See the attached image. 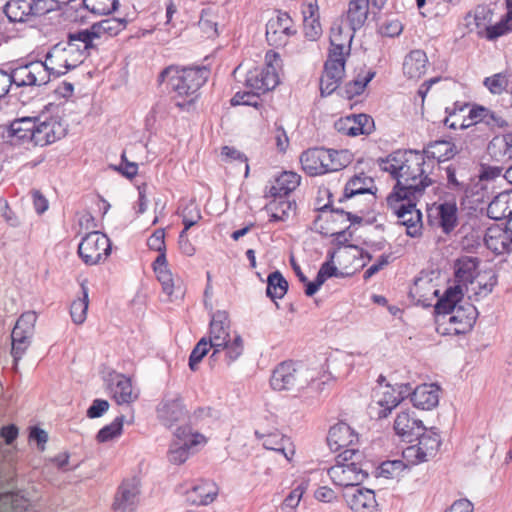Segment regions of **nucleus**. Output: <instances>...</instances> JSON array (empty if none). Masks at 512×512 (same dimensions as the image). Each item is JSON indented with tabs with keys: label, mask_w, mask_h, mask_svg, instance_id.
Listing matches in <instances>:
<instances>
[{
	"label": "nucleus",
	"mask_w": 512,
	"mask_h": 512,
	"mask_svg": "<svg viewBox=\"0 0 512 512\" xmlns=\"http://www.w3.org/2000/svg\"><path fill=\"white\" fill-rule=\"evenodd\" d=\"M381 170L389 173L396 184L392 192L404 197L420 199L432 184L428 176L430 163L423 153L414 150H397L379 160Z\"/></svg>",
	"instance_id": "obj_1"
},
{
	"label": "nucleus",
	"mask_w": 512,
	"mask_h": 512,
	"mask_svg": "<svg viewBox=\"0 0 512 512\" xmlns=\"http://www.w3.org/2000/svg\"><path fill=\"white\" fill-rule=\"evenodd\" d=\"M91 49L90 36L87 32L70 34L68 41L59 42L46 54L45 65L49 76H61L78 67Z\"/></svg>",
	"instance_id": "obj_2"
},
{
	"label": "nucleus",
	"mask_w": 512,
	"mask_h": 512,
	"mask_svg": "<svg viewBox=\"0 0 512 512\" xmlns=\"http://www.w3.org/2000/svg\"><path fill=\"white\" fill-rule=\"evenodd\" d=\"M455 277L459 287L464 285L469 299L478 301L488 296L497 284V276L491 269L479 270V260L475 257L463 256L456 260Z\"/></svg>",
	"instance_id": "obj_3"
},
{
	"label": "nucleus",
	"mask_w": 512,
	"mask_h": 512,
	"mask_svg": "<svg viewBox=\"0 0 512 512\" xmlns=\"http://www.w3.org/2000/svg\"><path fill=\"white\" fill-rule=\"evenodd\" d=\"M462 296V288L459 286L449 287L436 304V310L439 314H450L448 321L456 334L471 330L478 316V311L474 305L470 303L457 305Z\"/></svg>",
	"instance_id": "obj_4"
},
{
	"label": "nucleus",
	"mask_w": 512,
	"mask_h": 512,
	"mask_svg": "<svg viewBox=\"0 0 512 512\" xmlns=\"http://www.w3.org/2000/svg\"><path fill=\"white\" fill-rule=\"evenodd\" d=\"M315 371L297 366L293 362H282L274 370L270 378V384L276 391H301L311 389L318 391L324 382L315 379Z\"/></svg>",
	"instance_id": "obj_5"
},
{
	"label": "nucleus",
	"mask_w": 512,
	"mask_h": 512,
	"mask_svg": "<svg viewBox=\"0 0 512 512\" xmlns=\"http://www.w3.org/2000/svg\"><path fill=\"white\" fill-rule=\"evenodd\" d=\"M351 161L352 154L348 150L323 147L308 149L300 156L302 168L310 176L339 171L348 166Z\"/></svg>",
	"instance_id": "obj_6"
},
{
	"label": "nucleus",
	"mask_w": 512,
	"mask_h": 512,
	"mask_svg": "<svg viewBox=\"0 0 512 512\" xmlns=\"http://www.w3.org/2000/svg\"><path fill=\"white\" fill-rule=\"evenodd\" d=\"M362 460L363 453L358 449L343 450L337 455L336 463L327 470V474L337 486H358L368 476Z\"/></svg>",
	"instance_id": "obj_7"
},
{
	"label": "nucleus",
	"mask_w": 512,
	"mask_h": 512,
	"mask_svg": "<svg viewBox=\"0 0 512 512\" xmlns=\"http://www.w3.org/2000/svg\"><path fill=\"white\" fill-rule=\"evenodd\" d=\"M208 75L209 71L205 66L181 69L169 67L162 71V81L166 79L168 87L177 96L189 97L207 81Z\"/></svg>",
	"instance_id": "obj_8"
},
{
	"label": "nucleus",
	"mask_w": 512,
	"mask_h": 512,
	"mask_svg": "<svg viewBox=\"0 0 512 512\" xmlns=\"http://www.w3.org/2000/svg\"><path fill=\"white\" fill-rule=\"evenodd\" d=\"M419 199L404 197L397 192H391L387 197V205L396 214L400 223L406 226L410 237H418L422 233V214L416 208Z\"/></svg>",
	"instance_id": "obj_9"
},
{
	"label": "nucleus",
	"mask_w": 512,
	"mask_h": 512,
	"mask_svg": "<svg viewBox=\"0 0 512 512\" xmlns=\"http://www.w3.org/2000/svg\"><path fill=\"white\" fill-rule=\"evenodd\" d=\"M266 66L256 67L247 72L245 85L256 93H265L274 89L279 83L278 69L280 58L274 52H267L265 56Z\"/></svg>",
	"instance_id": "obj_10"
},
{
	"label": "nucleus",
	"mask_w": 512,
	"mask_h": 512,
	"mask_svg": "<svg viewBox=\"0 0 512 512\" xmlns=\"http://www.w3.org/2000/svg\"><path fill=\"white\" fill-rule=\"evenodd\" d=\"M54 0H8L4 13L11 22H31L56 9Z\"/></svg>",
	"instance_id": "obj_11"
},
{
	"label": "nucleus",
	"mask_w": 512,
	"mask_h": 512,
	"mask_svg": "<svg viewBox=\"0 0 512 512\" xmlns=\"http://www.w3.org/2000/svg\"><path fill=\"white\" fill-rule=\"evenodd\" d=\"M110 252V239L99 231L88 233L78 246V254L87 265H96L106 260Z\"/></svg>",
	"instance_id": "obj_12"
},
{
	"label": "nucleus",
	"mask_w": 512,
	"mask_h": 512,
	"mask_svg": "<svg viewBox=\"0 0 512 512\" xmlns=\"http://www.w3.org/2000/svg\"><path fill=\"white\" fill-rule=\"evenodd\" d=\"M416 437L418 438V443L403 450L404 460L411 465L426 462L434 457L441 444L439 434L433 430L421 432Z\"/></svg>",
	"instance_id": "obj_13"
},
{
	"label": "nucleus",
	"mask_w": 512,
	"mask_h": 512,
	"mask_svg": "<svg viewBox=\"0 0 512 512\" xmlns=\"http://www.w3.org/2000/svg\"><path fill=\"white\" fill-rule=\"evenodd\" d=\"M205 442L206 439L202 434L192 433L189 427H178L168 451V460L174 464H182L188 459L192 448Z\"/></svg>",
	"instance_id": "obj_14"
},
{
	"label": "nucleus",
	"mask_w": 512,
	"mask_h": 512,
	"mask_svg": "<svg viewBox=\"0 0 512 512\" xmlns=\"http://www.w3.org/2000/svg\"><path fill=\"white\" fill-rule=\"evenodd\" d=\"M36 320L37 315L35 312H25L19 317L12 330L11 355L16 363L22 358L30 345Z\"/></svg>",
	"instance_id": "obj_15"
},
{
	"label": "nucleus",
	"mask_w": 512,
	"mask_h": 512,
	"mask_svg": "<svg viewBox=\"0 0 512 512\" xmlns=\"http://www.w3.org/2000/svg\"><path fill=\"white\" fill-rule=\"evenodd\" d=\"M10 83L17 87L22 86H41L50 81L49 72H47L42 61H33L26 65L14 68L8 73Z\"/></svg>",
	"instance_id": "obj_16"
},
{
	"label": "nucleus",
	"mask_w": 512,
	"mask_h": 512,
	"mask_svg": "<svg viewBox=\"0 0 512 512\" xmlns=\"http://www.w3.org/2000/svg\"><path fill=\"white\" fill-rule=\"evenodd\" d=\"M348 56L329 53L320 78V91L323 96L332 94L340 85L345 75V62Z\"/></svg>",
	"instance_id": "obj_17"
},
{
	"label": "nucleus",
	"mask_w": 512,
	"mask_h": 512,
	"mask_svg": "<svg viewBox=\"0 0 512 512\" xmlns=\"http://www.w3.org/2000/svg\"><path fill=\"white\" fill-rule=\"evenodd\" d=\"M295 33L293 21L287 13H278L266 24L267 41L276 47L284 46Z\"/></svg>",
	"instance_id": "obj_18"
},
{
	"label": "nucleus",
	"mask_w": 512,
	"mask_h": 512,
	"mask_svg": "<svg viewBox=\"0 0 512 512\" xmlns=\"http://www.w3.org/2000/svg\"><path fill=\"white\" fill-rule=\"evenodd\" d=\"M107 389L117 404H130L138 399V392L133 388L131 379L117 372L106 377Z\"/></svg>",
	"instance_id": "obj_19"
},
{
	"label": "nucleus",
	"mask_w": 512,
	"mask_h": 512,
	"mask_svg": "<svg viewBox=\"0 0 512 512\" xmlns=\"http://www.w3.org/2000/svg\"><path fill=\"white\" fill-rule=\"evenodd\" d=\"M66 133V129L60 120L56 117H50L42 120L39 116V121L35 124V129L32 134V142L35 145L45 146L62 138Z\"/></svg>",
	"instance_id": "obj_20"
},
{
	"label": "nucleus",
	"mask_w": 512,
	"mask_h": 512,
	"mask_svg": "<svg viewBox=\"0 0 512 512\" xmlns=\"http://www.w3.org/2000/svg\"><path fill=\"white\" fill-rule=\"evenodd\" d=\"M457 206L455 202H444L428 209L430 225L440 227L446 234L458 224Z\"/></svg>",
	"instance_id": "obj_21"
},
{
	"label": "nucleus",
	"mask_w": 512,
	"mask_h": 512,
	"mask_svg": "<svg viewBox=\"0 0 512 512\" xmlns=\"http://www.w3.org/2000/svg\"><path fill=\"white\" fill-rule=\"evenodd\" d=\"M345 501L353 512H380L374 491L352 488L345 492Z\"/></svg>",
	"instance_id": "obj_22"
},
{
	"label": "nucleus",
	"mask_w": 512,
	"mask_h": 512,
	"mask_svg": "<svg viewBox=\"0 0 512 512\" xmlns=\"http://www.w3.org/2000/svg\"><path fill=\"white\" fill-rule=\"evenodd\" d=\"M139 481L136 478L124 480L115 495V510L133 512L139 503Z\"/></svg>",
	"instance_id": "obj_23"
},
{
	"label": "nucleus",
	"mask_w": 512,
	"mask_h": 512,
	"mask_svg": "<svg viewBox=\"0 0 512 512\" xmlns=\"http://www.w3.org/2000/svg\"><path fill=\"white\" fill-rule=\"evenodd\" d=\"M484 241L487 248L496 254L512 252V227L491 226L486 230Z\"/></svg>",
	"instance_id": "obj_24"
},
{
	"label": "nucleus",
	"mask_w": 512,
	"mask_h": 512,
	"mask_svg": "<svg viewBox=\"0 0 512 512\" xmlns=\"http://www.w3.org/2000/svg\"><path fill=\"white\" fill-rule=\"evenodd\" d=\"M358 440L357 434L346 423L340 422L332 426L329 430L327 443L329 448L337 452L341 449H349Z\"/></svg>",
	"instance_id": "obj_25"
},
{
	"label": "nucleus",
	"mask_w": 512,
	"mask_h": 512,
	"mask_svg": "<svg viewBox=\"0 0 512 512\" xmlns=\"http://www.w3.org/2000/svg\"><path fill=\"white\" fill-rule=\"evenodd\" d=\"M394 430L397 435L410 441L413 436L420 435L425 428L413 411L404 410L397 414L394 421Z\"/></svg>",
	"instance_id": "obj_26"
},
{
	"label": "nucleus",
	"mask_w": 512,
	"mask_h": 512,
	"mask_svg": "<svg viewBox=\"0 0 512 512\" xmlns=\"http://www.w3.org/2000/svg\"><path fill=\"white\" fill-rule=\"evenodd\" d=\"M355 30L350 27H344L342 24L335 23L330 33V50L329 53H336L338 56H349L351 51V43Z\"/></svg>",
	"instance_id": "obj_27"
},
{
	"label": "nucleus",
	"mask_w": 512,
	"mask_h": 512,
	"mask_svg": "<svg viewBox=\"0 0 512 512\" xmlns=\"http://www.w3.org/2000/svg\"><path fill=\"white\" fill-rule=\"evenodd\" d=\"M230 322L225 311H217L213 314L210 322V337L208 343L211 347H220L226 344L231 338Z\"/></svg>",
	"instance_id": "obj_28"
},
{
	"label": "nucleus",
	"mask_w": 512,
	"mask_h": 512,
	"mask_svg": "<svg viewBox=\"0 0 512 512\" xmlns=\"http://www.w3.org/2000/svg\"><path fill=\"white\" fill-rule=\"evenodd\" d=\"M255 435L262 441V445L265 449L280 452L288 461L292 460L295 454V446L290 438L278 432L269 434H260L259 432H256Z\"/></svg>",
	"instance_id": "obj_29"
},
{
	"label": "nucleus",
	"mask_w": 512,
	"mask_h": 512,
	"mask_svg": "<svg viewBox=\"0 0 512 512\" xmlns=\"http://www.w3.org/2000/svg\"><path fill=\"white\" fill-rule=\"evenodd\" d=\"M187 410L180 394H167L162 407V424L172 426L174 423L184 420Z\"/></svg>",
	"instance_id": "obj_30"
},
{
	"label": "nucleus",
	"mask_w": 512,
	"mask_h": 512,
	"mask_svg": "<svg viewBox=\"0 0 512 512\" xmlns=\"http://www.w3.org/2000/svg\"><path fill=\"white\" fill-rule=\"evenodd\" d=\"M400 402L401 396L396 395V388L391 385H379L374 390L373 403L380 407V418L386 417Z\"/></svg>",
	"instance_id": "obj_31"
},
{
	"label": "nucleus",
	"mask_w": 512,
	"mask_h": 512,
	"mask_svg": "<svg viewBox=\"0 0 512 512\" xmlns=\"http://www.w3.org/2000/svg\"><path fill=\"white\" fill-rule=\"evenodd\" d=\"M440 388L436 384L417 386L411 395L414 406L423 410H431L439 403Z\"/></svg>",
	"instance_id": "obj_32"
},
{
	"label": "nucleus",
	"mask_w": 512,
	"mask_h": 512,
	"mask_svg": "<svg viewBox=\"0 0 512 512\" xmlns=\"http://www.w3.org/2000/svg\"><path fill=\"white\" fill-rule=\"evenodd\" d=\"M162 293H165L167 300L171 303L178 302L184 297L182 281L179 277H174L171 270L167 267L166 259L162 255Z\"/></svg>",
	"instance_id": "obj_33"
},
{
	"label": "nucleus",
	"mask_w": 512,
	"mask_h": 512,
	"mask_svg": "<svg viewBox=\"0 0 512 512\" xmlns=\"http://www.w3.org/2000/svg\"><path fill=\"white\" fill-rule=\"evenodd\" d=\"M303 28L306 38L316 40L322 34V27L319 21V11L316 0L309 1L303 8Z\"/></svg>",
	"instance_id": "obj_34"
},
{
	"label": "nucleus",
	"mask_w": 512,
	"mask_h": 512,
	"mask_svg": "<svg viewBox=\"0 0 512 512\" xmlns=\"http://www.w3.org/2000/svg\"><path fill=\"white\" fill-rule=\"evenodd\" d=\"M493 12L488 6H477L472 13L465 17V25L470 32L475 31L483 37L492 22Z\"/></svg>",
	"instance_id": "obj_35"
},
{
	"label": "nucleus",
	"mask_w": 512,
	"mask_h": 512,
	"mask_svg": "<svg viewBox=\"0 0 512 512\" xmlns=\"http://www.w3.org/2000/svg\"><path fill=\"white\" fill-rule=\"evenodd\" d=\"M200 218V213L193 203L183 212L182 224H184V229L179 235V247L182 253L187 256H192L195 253V248L187 238L186 232L190 227L197 224Z\"/></svg>",
	"instance_id": "obj_36"
},
{
	"label": "nucleus",
	"mask_w": 512,
	"mask_h": 512,
	"mask_svg": "<svg viewBox=\"0 0 512 512\" xmlns=\"http://www.w3.org/2000/svg\"><path fill=\"white\" fill-rule=\"evenodd\" d=\"M427 62L424 51L413 50L404 59L403 72L410 79H419L426 73Z\"/></svg>",
	"instance_id": "obj_37"
},
{
	"label": "nucleus",
	"mask_w": 512,
	"mask_h": 512,
	"mask_svg": "<svg viewBox=\"0 0 512 512\" xmlns=\"http://www.w3.org/2000/svg\"><path fill=\"white\" fill-rule=\"evenodd\" d=\"M300 181V175L292 171H285L275 179L269 189V194L275 198L287 196L300 185Z\"/></svg>",
	"instance_id": "obj_38"
},
{
	"label": "nucleus",
	"mask_w": 512,
	"mask_h": 512,
	"mask_svg": "<svg viewBox=\"0 0 512 512\" xmlns=\"http://www.w3.org/2000/svg\"><path fill=\"white\" fill-rule=\"evenodd\" d=\"M385 0H373L374 4L383 3ZM369 0H350L347 11V20L352 30L360 29L368 16Z\"/></svg>",
	"instance_id": "obj_39"
},
{
	"label": "nucleus",
	"mask_w": 512,
	"mask_h": 512,
	"mask_svg": "<svg viewBox=\"0 0 512 512\" xmlns=\"http://www.w3.org/2000/svg\"><path fill=\"white\" fill-rule=\"evenodd\" d=\"M126 21L121 18H107L94 25L90 30H83L90 36L91 48L94 47V39L99 38L102 34L109 36L117 35L125 28Z\"/></svg>",
	"instance_id": "obj_40"
},
{
	"label": "nucleus",
	"mask_w": 512,
	"mask_h": 512,
	"mask_svg": "<svg viewBox=\"0 0 512 512\" xmlns=\"http://www.w3.org/2000/svg\"><path fill=\"white\" fill-rule=\"evenodd\" d=\"M469 113L470 118L473 120V125L484 123L491 128H504L508 126V122L502 115L482 106L470 108Z\"/></svg>",
	"instance_id": "obj_41"
},
{
	"label": "nucleus",
	"mask_w": 512,
	"mask_h": 512,
	"mask_svg": "<svg viewBox=\"0 0 512 512\" xmlns=\"http://www.w3.org/2000/svg\"><path fill=\"white\" fill-rule=\"evenodd\" d=\"M270 216V221L284 222L287 221L295 211V203L283 197H276L265 207Z\"/></svg>",
	"instance_id": "obj_42"
},
{
	"label": "nucleus",
	"mask_w": 512,
	"mask_h": 512,
	"mask_svg": "<svg viewBox=\"0 0 512 512\" xmlns=\"http://www.w3.org/2000/svg\"><path fill=\"white\" fill-rule=\"evenodd\" d=\"M218 494V488L214 482L203 481L193 487L189 499L197 505H208L212 503Z\"/></svg>",
	"instance_id": "obj_43"
},
{
	"label": "nucleus",
	"mask_w": 512,
	"mask_h": 512,
	"mask_svg": "<svg viewBox=\"0 0 512 512\" xmlns=\"http://www.w3.org/2000/svg\"><path fill=\"white\" fill-rule=\"evenodd\" d=\"M37 121H39V116H27L15 119L9 126V133L17 139L32 141L30 134L34 132Z\"/></svg>",
	"instance_id": "obj_44"
},
{
	"label": "nucleus",
	"mask_w": 512,
	"mask_h": 512,
	"mask_svg": "<svg viewBox=\"0 0 512 512\" xmlns=\"http://www.w3.org/2000/svg\"><path fill=\"white\" fill-rule=\"evenodd\" d=\"M487 152L495 161H503L505 158L511 159L508 133L493 137L487 146Z\"/></svg>",
	"instance_id": "obj_45"
},
{
	"label": "nucleus",
	"mask_w": 512,
	"mask_h": 512,
	"mask_svg": "<svg viewBox=\"0 0 512 512\" xmlns=\"http://www.w3.org/2000/svg\"><path fill=\"white\" fill-rule=\"evenodd\" d=\"M372 183V179L366 176H355L347 182L344 188V197L349 200L357 195L367 194L370 201L374 199V195L371 193L369 185Z\"/></svg>",
	"instance_id": "obj_46"
},
{
	"label": "nucleus",
	"mask_w": 512,
	"mask_h": 512,
	"mask_svg": "<svg viewBox=\"0 0 512 512\" xmlns=\"http://www.w3.org/2000/svg\"><path fill=\"white\" fill-rule=\"evenodd\" d=\"M29 501L18 493L0 494V512H27Z\"/></svg>",
	"instance_id": "obj_47"
},
{
	"label": "nucleus",
	"mask_w": 512,
	"mask_h": 512,
	"mask_svg": "<svg viewBox=\"0 0 512 512\" xmlns=\"http://www.w3.org/2000/svg\"><path fill=\"white\" fill-rule=\"evenodd\" d=\"M287 290L288 282L279 271H274L268 276L266 294L273 301L282 299Z\"/></svg>",
	"instance_id": "obj_48"
},
{
	"label": "nucleus",
	"mask_w": 512,
	"mask_h": 512,
	"mask_svg": "<svg viewBox=\"0 0 512 512\" xmlns=\"http://www.w3.org/2000/svg\"><path fill=\"white\" fill-rule=\"evenodd\" d=\"M507 205V191L499 193L487 207L488 217L494 220L508 219Z\"/></svg>",
	"instance_id": "obj_49"
},
{
	"label": "nucleus",
	"mask_w": 512,
	"mask_h": 512,
	"mask_svg": "<svg viewBox=\"0 0 512 512\" xmlns=\"http://www.w3.org/2000/svg\"><path fill=\"white\" fill-rule=\"evenodd\" d=\"M468 105L460 108L459 112H453L448 117H446L444 123L447 127L451 129H465L473 126V120L470 118Z\"/></svg>",
	"instance_id": "obj_50"
},
{
	"label": "nucleus",
	"mask_w": 512,
	"mask_h": 512,
	"mask_svg": "<svg viewBox=\"0 0 512 512\" xmlns=\"http://www.w3.org/2000/svg\"><path fill=\"white\" fill-rule=\"evenodd\" d=\"M82 291L83 296L77 300H74L70 309V314L75 324H82L85 321L87 315L89 303L88 288L82 285Z\"/></svg>",
	"instance_id": "obj_51"
},
{
	"label": "nucleus",
	"mask_w": 512,
	"mask_h": 512,
	"mask_svg": "<svg viewBox=\"0 0 512 512\" xmlns=\"http://www.w3.org/2000/svg\"><path fill=\"white\" fill-rule=\"evenodd\" d=\"M125 417L123 415L117 416L112 423L104 426L97 433L96 439L98 442H108L121 435Z\"/></svg>",
	"instance_id": "obj_52"
},
{
	"label": "nucleus",
	"mask_w": 512,
	"mask_h": 512,
	"mask_svg": "<svg viewBox=\"0 0 512 512\" xmlns=\"http://www.w3.org/2000/svg\"><path fill=\"white\" fill-rule=\"evenodd\" d=\"M375 72L367 70L363 74H359L355 79L347 83L346 93L349 98L360 95L367 84L374 78Z\"/></svg>",
	"instance_id": "obj_53"
},
{
	"label": "nucleus",
	"mask_w": 512,
	"mask_h": 512,
	"mask_svg": "<svg viewBox=\"0 0 512 512\" xmlns=\"http://www.w3.org/2000/svg\"><path fill=\"white\" fill-rule=\"evenodd\" d=\"M220 347L226 351V360L230 365L243 354L244 342L241 335L234 333L233 338L228 339L226 344Z\"/></svg>",
	"instance_id": "obj_54"
},
{
	"label": "nucleus",
	"mask_w": 512,
	"mask_h": 512,
	"mask_svg": "<svg viewBox=\"0 0 512 512\" xmlns=\"http://www.w3.org/2000/svg\"><path fill=\"white\" fill-rule=\"evenodd\" d=\"M217 26L218 22L215 11L212 8L203 9L199 20L201 30L208 37H214L218 35Z\"/></svg>",
	"instance_id": "obj_55"
},
{
	"label": "nucleus",
	"mask_w": 512,
	"mask_h": 512,
	"mask_svg": "<svg viewBox=\"0 0 512 512\" xmlns=\"http://www.w3.org/2000/svg\"><path fill=\"white\" fill-rule=\"evenodd\" d=\"M84 6L94 14L107 15L118 7V0H83Z\"/></svg>",
	"instance_id": "obj_56"
},
{
	"label": "nucleus",
	"mask_w": 512,
	"mask_h": 512,
	"mask_svg": "<svg viewBox=\"0 0 512 512\" xmlns=\"http://www.w3.org/2000/svg\"><path fill=\"white\" fill-rule=\"evenodd\" d=\"M509 78L505 73H497L484 79V86L490 93L500 95L509 86Z\"/></svg>",
	"instance_id": "obj_57"
},
{
	"label": "nucleus",
	"mask_w": 512,
	"mask_h": 512,
	"mask_svg": "<svg viewBox=\"0 0 512 512\" xmlns=\"http://www.w3.org/2000/svg\"><path fill=\"white\" fill-rule=\"evenodd\" d=\"M430 153L434 158L445 161L452 158L456 153V147L449 141H435L430 145Z\"/></svg>",
	"instance_id": "obj_58"
},
{
	"label": "nucleus",
	"mask_w": 512,
	"mask_h": 512,
	"mask_svg": "<svg viewBox=\"0 0 512 512\" xmlns=\"http://www.w3.org/2000/svg\"><path fill=\"white\" fill-rule=\"evenodd\" d=\"M409 464L402 460H391L383 462L378 468V475L385 478L399 476Z\"/></svg>",
	"instance_id": "obj_59"
},
{
	"label": "nucleus",
	"mask_w": 512,
	"mask_h": 512,
	"mask_svg": "<svg viewBox=\"0 0 512 512\" xmlns=\"http://www.w3.org/2000/svg\"><path fill=\"white\" fill-rule=\"evenodd\" d=\"M510 31H512V19H508L504 16L495 25H491L490 23L483 37H486L488 40H494Z\"/></svg>",
	"instance_id": "obj_60"
},
{
	"label": "nucleus",
	"mask_w": 512,
	"mask_h": 512,
	"mask_svg": "<svg viewBox=\"0 0 512 512\" xmlns=\"http://www.w3.org/2000/svg\"><path fill=\"white\" fill-rule=\"evenodd\" d=\"M178 7L177 5L170 0L166 4V22L165 25L168 27L166 31L171 35V37H178L182 31L181 25H178L176 21H174V15L177 14Z\"/></svg>",
	"instance_id": "obj_61"
},
{
	"label": "nucleus",
	"mask_w": 512,
	"mask_h": 512,
	"mask_svg": "<svg viewBox=\"0 0 512 512\" xmlns=\"http://www.w3.org/2000/svg\"><path fill=\"white\" fill-rule=\"evenodd\" d=\"M210 344L206 338H202L196 344L189 357V367L192 371L197 370L198 364L202 361L203 357L208 353Z\"/></svg>",
	"instance_id": "obj_62"
},
{
	"label": "nucleus",
	"mask_w": 512,
	"mask_h": 512,
	"mask_svg": "<svg viewBox=\"0 0 512 512\" xmlns=\"http://www.w3.org/2000/svg\"><path fill=\"white\" fill-rule=\"evenodd\" d=\"M307 487V482L302 481L301 483H299L295 488L292 489V491L284 499L283 507H287L294 510L299 505L304 493L307 490Z\"/></svg>",
	"instance_id": "obj_63"
},
{
	"label": "nucleus",
	"mask_w": 512,
	"mask_h": 512,
	"mask_svg": "<svg viewBox=\"0 0 512 512\" xmlns=\"http://www.w3.org/2000/svg\"><path fill=\"white\" fill-rule=\"evenodd\" d=\"M253 90L237 92L231 99V105H247L257 107L259 103V95Z\"/></svg>",
	"instance_id": "obj_64"
}]
</instances>
